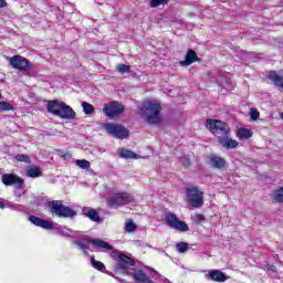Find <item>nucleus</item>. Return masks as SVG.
<instances>
[{
  "label": "nucleus",
  "mask_w": 283,
  "mask_h": 283,
  "mask_svg": "<svg viewBox=\"0 0 283 283\" xmlns=\"http://www.w3.org/2000/svg\"><path fill=\"white\" fill-rule=\"evenodd\" d=\"M12 109H14L12 104L4 101L0 102V112H12Z\"/></svg>",
  "instance_id": "nucleus-30"
},
{
  "label": "nucleus",
  "mask_w": 283,
  "mask_h": 283,
  "mask_svg": "<svg viewBox=\"0 0 283 283\" xmlns=\"http://www.w3.org/2000/svg\"><path fill=\"white\" fill-rule=\"evenodd\" d=\"M210 165L214 169H222L224 168V165H227V160L220 156L212 155L210 156Z\"/></svg>",
  "instance_id": "nucleus-19"
},
{
  "label": "nucleus",
  "mask_w": 283,
  "mask_h": 283,
  "mask_svg": "<svg viewBox=\"0 0 283 283\" xmlns=\"http://www.w3.org/2000/svg\"><path fill=\"white\" fill-rule=\"evenodd\" d=\"M208 275V280H212V282H227V275L220 270H211Z\"/></svg>",
  "instance_id": "nucleus-17"
},
{
  "label": "nucleus",
  "mask_w": 283,
  "mask_h": 283,
  "mask_svg": "<svg viewBox=\"0 0 283 283\" xmlns=\"http://www.w3.org/2000/svg\"><path fill=\"white\" fill-rule=\"evenodd\" d=\"M165 222L170 229H176L177 231H189V226L185 223V221H181L178 219V217L175 213H168L165 217Z\"/></svg>",
  "instance_id": "nucleus-11"
},
{
  "label": "nucleus",
  "mask_w": 283,
  "mask_h": 283,
  "mask_svg": "<svg viewBox=\"0 0 283 283\" xmlns=\"http://www.w3.org/2000/svg\"><path fill=\"white\" fill-rule=\"evenodd\" d=\"M252 136L253 132H251V129L239 128L237 130V138H239V140H249V138H251Z\"/></svg>",
  "instance_id": "nucleus-23"
},
{
  "label": "nucleus",
  "mask_w": 283,
  "mask_h": 283,
  "mask_svg": "<svg viewBox=\"0 0 283 283\" xmlns=\"http://www.w3.org/2000/svg\"><path fill=\"white\" fill-rule=\"evenodd\" d=\"M8 3H6V0H0V8H6Z\"/></svg>",
  "instance_id": "nucleus-39"
},
{
  "label": "nucleus",
  "mask_w": 283,
  "mask_h": 283,
  "mask_svg": "<svg viewBox=\"0 0 283 283\" xmlns=\"http://www.w3.org/2000/svg\"><path fill=\"white\" fill-rule=\"evenodd\" d=\"M48 207L50 208V212L57 216V218H74L76 216V211L63 206V202L60 200L49 201Z\"/></svg>",
  "instance_id": "nucleus-7"
},
{
  "label": "nucleus",
  "mask_w": 283,
  "mask_h": 283,
  "mask_svg": "<svg viewBox=\"0 0 283 283\" xmlns=\"http://www.w3.org/2000/svg\"><path fill=\"white\" fill-rule=\"evenodd\" d=\"M203 220H205V214H196L195 216L196 222H203Z\"/></svg>",
  "instance_id": "nucleus-37"
},
{
  "label": "nucleus",
  "mask_w": 283,
  "mask_h": 283,
  "mask_svg": "<svg viewBox=\"0 0 283 283\" xmlns=\"http://www.w3.org/2000/svg\"><path fill=\"white\" fill-rule=\"evenodd\" d=\"M4 205L2 201H0V209H3Z\"/></svg>",
  "instance_id": "nucleus-40"
},
{
  "label": "nucleus",
  "mask_w": 283,
  "mask_h": 283,
  "mask_svg": "<svg viewBox=\"0 0 283 283\" xmlns=\"http://www.w3.org/2000/svg\"><path fill=\"white\" fill-rule=\"evenodd\" d=\"M250 118L251 120H258L260 118V112L255 108L250 109Z\"/></svg>",
  "instance_id": "nucleus-34"
},
{
  "label": "nucleus",
  "mask_w": 283,
  "mask_h": 283,
  "mask_svg": "<svg viewBox=\"0 0 283 283\" xmlns=\"http://www.w3.org/2000/svg\"><path fill=\"white\" fill-rule=\"evenodd\" d=\"M180 163L184 165V167H189L191 165V159H189V157H182Z\"/></svg>",
  "instance_id": "nucleus-35"
},
{
  "label": "nucleus",
  "mask_w": 283,
  "mask_h": 283,
  "mask_svg": "<svg viewBox=\"0 0 283 283\" xmlns=\"http://www.w3.org/2000/svg\"><path fill=\"white\" fill-rule=\"evenodd\" d=\"M111 258L117 261V266L115 268V271L117 273H125L126 275H132L133 280H135L136 283H154L142 270L134 269V260H132L129 256L114 250L111 253Z\"/></svg>",
  "instance_id": "nucleus-1"
},
{
  "label": "nucleus",
  "mask_w": 283,
  "mask_h": 283,
  "mask_svg": "<svg viewBox=\"0 0 283 283\" xmlns=\"http://www.w3.org/2000/svg\"><path fill=\"white\" fill-rule=\"evenodd\" d=\"M25 176H28V178H41V176H43V172L38 166H29L27 167Z\"/></svg>",
  "instance_id": "nucleus-21"
},
{
  "label": "nucleus",
  "mask_w": 283,
  "mask_h": 283,
  "mask_svg": "<svg viewBox=\"0 0 283 283\" xmlns=\"http://www.w3.org/2000/svg\"><path fill=\"white\" fill-rule=\"evenodd\" d=\"M29 220L32 224H35V227H41V229H54L52 222L43 220L36 216L29 217Z\"/></svg>",
  "instance_id": "nucleus-15"
},
{
  "label": "nucleus",
  "mask_w": 283,
  "mask_h": 283,
  "mask_svg": "<svg viewBox=\"0 0 283 283\" xmlns=\"http://www.w3.org/2000/svg\"><path fill=\"white\" fill-rule=\"evenodd\" d=\"M281 118H282V120H283V113H281Z\"/></svg>",
  "instance_id": "nucleus-41"
},
{
  "label": "nucleus",
  "mask_w": 283,
  "mask_h": 283,
  "mask_svg": "<svg viewBox=\"0 0 283 283\" xmlns=\"http://www.w3.org/2000/svg\"><path fill=\"white\" fill-rule=\"evenodd\" d=\"M9 64L12 66L13 70H21L25 71L28 67H30V63L28 60L21 55H13L9 60Z\"/></svg>",
  "instance_id": "nucleus-13"
},
{
  "label": "nucleus",
  "mask_w": 283,
  "mask_h": 283,
  "mask_svg": "<svg viewBox=\"0 0 283 283\" xmlns=\"http://www.w3.org/2000/svg\"><path fill=\"white\" fill-rule=\"evenodd\" d=\"M176 249H177L178 253H187V251H189V243L179 242L176 244Z\"/></svg>",
  "instance_id": "nucleus-29"
},
{
  "label": "nucleus",
  "mask_w": 283,
  "mask_h": 283,
  "mask_svg": "<svg viewBox=\"0 0 283 283\" xmlns=\"http://www.w3.org/2000/svg\"><path fill=\"white\" fill-rule=\"evenodd\" d=\"M104 129L107 132V134L114 136V138H119L120 140H124V138H128L129 136V130H127V128L120 124L107 123L104 125Z\"/></svg>",
  "instance_id": "nucleus-9"
},
{
  "label": "nucleus",
  "mask_w": 283,
  "mask_h": 283,
  "mask_svg": "<svg viewBox=\"0 0 283 283\" xmlns=\"http://www.w3.org/2000/svg\"><path fill=\"white\" fill-rule=\"evenodd\" d=\"M117 71L119 72V74H129V72H132V69L127 64H118Z\"/></svg>",
  "instance_id": "nucleus-31"
},
{
  "label": "nucleus",
  "mask_w": 283,
  "mask_h": 283,
  "mask_svg": "<svg viewBox=\"0 0 283 283\" xmlns=\"http://www.w3.org/2000/svg\"><path fill=\"white\" fill-rule=\"evenodd\" d=\"M82 109H83L84 114H86L87 116L94 114V105H92L87 102H82Z\"/></svg>",
  "instance_id": "nucleus-27"
},
{
  "label": "nucleus",
  "mask_w": 283,
  "mask_h": 283,
  "mask_svg": "<svg viewBox=\"0 0 283 283\" xmlns=\"http://www.w3.org/2000/svg\"><path fill=\"white\" fill-rule=\"evenodd\" d=\"M74 244H76V247L83 251L84 255H88L87 250L90 249V244H93V247H96V249H103V251H112L113 249L109 243L99 239H91L90 237H85L84 242L74 241Z\"/></svg>",
  "instance_id": "nucleus-5"
},
{
  "label": "nucleus",
  "mask_w": 283,
  "mask_h": 283,
  "mask_svg": "<svg viewBox=\"0 0 283 283\" xmlns=\"http://www.w3.org/2000/svg\"><path fill=\"white\" fill-rule=\"evenodd\" d=\"M118 155L119 158H125L126 160H138V155H136V153L129 150V149H124L120 148L118 149Z\"/></svg>",
  "instance_id": "nucleus-22"
},
{
  "label": "nucleus",
  "mask_w": 283,
  "mask_h": 283,
  "mask_svg": "<svg viewBox=\"0 0 283 283\" xmlns=\"http://www.w3.org/2000/svg\"><path fill=\"white\" fill-rule=\"evenodd\" d=\"M129 202H134V197L132 195L127 192L116 193L108 199V207L118 209V207L129 205Z\"/></svg>",
  "instance_id": "nucleus-10"
},
{
  "label": "nucleus",
  "mask_w": 283,
  "mask_h": 283,
  "mask_svg": "<svg viewBox=\"0 0 283 283\" xmlns=\"http://www.w3.org/2000/svg\"><path fill=\"white\" fill-rule=\"evenodd\" d=\"M48 112L54 114V116H59L60 118H64L65 120H72L76 116L74 109L70 107L64 102L51 101L48 103Z\"/></svg>",
  "instance_id": "nucleus-4"
},
{
  "label": "nucleus",
  "mask_w": 283,
  "mask_h": 283,
  "mask_svg": "<svg viewBox=\"0 0 283 283\" xmlns=\"http://www.w3.org/2000/svg\"><path fill=\"white\" fill-rule=\"evenodd\" d=\"M160 112H163V106L156 99H145L138 106V114L151 125H156L163 120Z\"/></svg>",
  "instance_id": "nucleus-3"
},
{
  "label": "nucleus",
  "mask_w": 283,
  "mask_h": 283,
  "mask_svg": "<svg viewBox=\"0 0 283 283\" xmlns=\"http://www.w3.org/2000/svg\"><path fill=\"white\" fill-rule=\"evenodd\" d=\"M218 83L222 90H226V92H233V90H235V84L227 77H220Z\"/></svg>",
  "instance_id": "nucleus-20"
},
{
  "label": "nucleus",
  "mask_w": 283,
  "mask_h": 283,
  "mask_svg": "<svg viewBox=\"0 0 283 283\" xmlns=\"http://www.w3.org/2000/svg\"><path fill=\"white\" fill-rule=\"evenodd\" d=\"M272 200L275 202H283V187L273 190Z\"/></svg>",
  "instance_id": "nucleus-25"
},
{
  "label": "nucleus",
  "mask_w": 283,
  "mask_h": 283,
  "mask_svg": "<svg viewBox=\"0 0 283 283\" xmlns=\"http://www.w3.org/2000/svg\"><path fill=\"white\" fill-rule=\"evenodd\" d=\"M277 272V268L275 265H270L268 269L269 275H273L274 273Z\"/></svg>",
  "instance_id": "nucleus-36"
},
{
  "label": "nucleus",
  "mask_w": 283,
  "mask_h": 283,
  "mask_svg": "<svg viewBox=\"0 0 283 283\" xmlns=\"http://www.w3.org/2000/svg\"><path fill=\"white\" fill-rule=\"evenodd\" d=\"M2 182L3 185H6L7 187H10L13 185V187L15 188V196L18 198H21V196H23L25 192L23 191V185H24V180L23 178L14 175V174H6L2 176Z\"/></svg>",
  "instance_id": "nucleus-8"
},
{
  "label": "nucleus",
  "mask_w": 283,
  "mask_h": 283,
  "mask_svg": "<svg viewBox=\"0 0 283 283\" xmlns=\"http://www.w3.org/2000/svg\"><path fill=\"white\" fill-rule=\"evenodd\" d=\"M75 165L80 167V169H90V167H92V164H90V161L85 159H77L75 161Z\"/></svg>",
  "instance_id": "nucleus-28"
},
{
  "label": "nucleus",
  "mask_w": 283,
  "mask_h": 283,
  "mask_svg": "<svg viewBox=\"0 0 283 283\" xmlns=\"http://www.w3.org/2000/svg\"><path fill=\"white\" fill-rule=\"evenodd\" d=\"M203 192L198 188V186H188L186 188V197L188 205L193 207V209H200L205 205Z\"/></svg>",
  "instance_id": "nucleus-6"
},
{
  "label": "nucleus",
  "mask_w": 283,
  "mask_h": 283,
  "mask_svg": "<svg viewBox=\"0 0 283 283\" xmlns=\"http://www.w3.org/2000/svg\"><path fill=\"white\" fill-rule=\"evenodd\" d=\"M82 213L86 218H90L92 222H101V214L94 208H83Z\"/></svg>",
  "instance_id": "nucleus-16"
},
{
  "label": "nucleus",
  "mask_w": 283,
  "mask_h": 283,
  "mask_svg": "<svg viewBox=\"0 0 283 283\" xmlns=\"http://www.w3.org/2000/svg\"><path fill=\"white\" fill-rule=\"evenodd\" d=\"M268 78H270V81H272L276 87H282L283 90V70H281L279 73L276 71L269 72Z\"/></svg>",
  "instance_id": "nucleus-14"
},
{
  "label": "nucleus",
  "mask_w": 283,
  "mask_h": 283,
  "mask_svg": "<svg viewBox=\"0 0 283 283\" xmlns=\"http://www.w3.org/2000/svg\"><path fill=\"white\" fill-rule=\"evenodd\" d=\"M169 0H150V8H158L159 6H167Z\"/></svg>",
  "instance_id": "nucleus-32"
},
{
  "label": "nucleus",
  "mask_w": 283,
  "mask_h": 283,
  "mask_svg": "<svg viewBox=\"0 0 283 283\" xmlns=\"http://www.w3.org/2000/svg\"><path fill=\"white\" fill-rule=\"evenodd\" d=\"M15 160H18V163H28L30 164V156L28 155H15Z\"/></svg>",
  "instance_id": "nucleus-33"
},
{
  "label": "nucleus",
  "mask_w": 283,
  "mask_h": 283,
  "mask_svg": "<svg viewBox=\"0 0 283 283\" xmlns=\"http://www.w3.org/2000/svg\"><path fill=\"white\" fill-rule=\"evenodd\" d=\"M136 229H138V226H136V223H134V220L127 219L125 221L124 231L126 233H134V231H136Z\"/></svg>",
  "instance_id": "nucleus-24"
},
{
  "label": "nucleus",
  "mask_w": 283,
  "mask_h": 283,
  "mask_svg": "<svg viewBox=\"0 0 283 283\" xmlns=\"http://www.w3.org/2000/svg\"><path fill=\"white\" fill-rule=\"evenodd\" d=\"M165 282L169 283L167 280Z\"/></svg>",
  "instance_id": "nucleus-42"
},
{
  "label": "nucleus",
  "mask_w": 283,
  "mask_h": 283,
  "mask_svg": "<svg viewBox=\"0 0 283 283\" xmlns=\"http://www.w3.org/2000/svg\"><path fill=\"white\" fill-rule=\"evenodd\" d=\"M60 233L61 235H64L66 238H70V235H72L70 232H65V231H61Z\"/></svg>",
  "instance_id": "nucleus-38"
},
{
  "label": "nucleus",
  "mask_w": 283,
  "mask_h": 283,
  "mask_svg": "<svg viewBox=\"0 0 283 283\" xmlns=\"http://www.w3.org/2000/svg\"><path fill=\"white\" fill-rule=\"evenodd\" d=\"M206 127L218 138V143L223 149H238L240 143L231 138V128L227 123L218 119H207Z\"/></svg>",
  "instance_id": "nucleus-2"
},
{
  "label": "nucleus",
  "mask_w": 283,
  "mask_h": 283,
  "mask_svg": "<svg viewBox=\"0 0 283 283\" xmlns=\"http://www.w3.org/2000/svg\"><path fill=\"white\" fill-rule=\"evenodd\" d=\"M103 112L105 116H108V118H114L116 116H120L123 112H125V106L119 102H111L104 105Z\"/></svg>",
  "instance_id": "nucleus-12"
},
{
  "label": "nucleus",
  "mask_w": 283,
  "mask_h": 283,
  "mask_svg": "<svg viewBox=\"0 0 283 283\" xmlns=\"http://www.w3.org/2000/svg\"><path fill=\"white\" fill-rule=\"evenodd\" d=\"M196 61H198V53H196V51L190 49L186 53L185 61L180 62V65L188 66V65H191L192 63H196Z\"/></svg>",
  "instance_id": "nucleus-18"
},
{
  "label": "nucleus",
  "mask_w": 283,
  "mask_h": 283,
  "mask_svg": "<svg viewBox=\"0 0 283 283\" xmlns=\"http://www.w3.org/2000/svg\"><path fill=\"white\" fill-rule=\"evenodd\" d=\"M91 264L93 266V269H96L97 271H101L102 273H104L105 271V264L101 261H97L94 256H91Z\"/></svg>",
  "instance_id": "nucleus-26"
}]
</instances>
